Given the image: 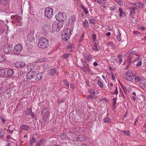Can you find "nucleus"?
<instances>
[{
    "label": "nucleus",
    "mask_w": 146,
    "mask_h": 146,
    "mask_svg": "<svg viewBox=\"0 0 146 146\" xmlns=\"http://www.w3.org/2000/svg\"><path fill=\"white\" fill-rule=\"evenodd\" d=\"M38 46L42 48H45L49 46L48 41L46 39L41 37L39 38Z\"/></svg>",
    "instance_id": "f257e3e1"
},
{
    "label": "nucleus",
    "mask_w": 146,
    "mask_h": 146,
    "mask_svg": "<svg viewBox=\"0 0 146 146\" xmlns=\"http://www.w3.org/2000/svg\"><path fill=\"white\" fill-rule=\"evenodd\" d=\"M135 74L133 72L128 70L124 75V78L128 81L132 82L133 77L135 76Z\"/></svg>",
    "instance_id": "f03ea898"
},
{
    "label": "nucleus",
    "mask_w": 146,
    "mask_h": 146,
    "mask_svg": "<svg viewBox=\"0 0 146 146\" xmlns=\"http://www.w3.org/2000/svg\"><path fill=\"white\" fill-rule=\"evenodd\" d=\"M63 22L59 21L55 22L52 25V29L54 31H59L61 28L63 26Z\"/></svg>",
    "instance_id": "7ed1b4c3"
},
{
    "label": "nucleus",
    "mask_w": 146,
    "mask_h": 146,
    "mask_svg": "<svg viewBox=\"0 0 146 146\" xmlns=\"http://www.w3.org/2000/svg\"><path fill=\"white\" fill-rule=\"evenodd\" d=\"M53 9L52 8L47 7L44 11V15L48 19L51 18L53 16Z\"/></svg>",
    "instance_id": "20e7f679"
},
{
    "label": "nucleus",
    "mask_w": 146,
    "mask_h": 146,
    "mask_svg": "<svg viewBox=\"0 0 146 146\" xmlns=\"http://www.w3.org/2000/svg\"><path fill=\"white\" fill-rule=\"evenodd\" d=\"M22 49L21 45L20 44H18L14 46L13 52L15 54L18 55L21 53Z\"/></svg>",
    "instance_id": "39448f33"
},
{
    "label": "nucleus",
    "mask_w": 146,
    "mask_h": 146,
    "mask_svg": "<svg viewBox=\"0 0 146 146\" xmlns=\"http://www.w3.org/2000/svg\"><path fill=\"white\" fill-rule=\"evenodd\" d=\"M66 14L65 13H62L60 12H59L58 14L56 15L55 16V18L57 20L59 21H62L63 22V20L65 18H64V17H65Z\"/></svg>",
    "instance_id": "423d86ee"
},
{
    "label": "nucleus",
    "mask_w": 146,
    "mask_h": 146,
    "mask_svg": "<svg viewBox=\"0 0 146 146\" xmlns=\"http://www.w3.org/2000/svg\"><path fill=\"white\" fill-rule=\"evenodd\" d=\"M35 75V72L34 71H30L28 72L26 75V78L27 79H33Z\"/></svg>",
    "instance_id": "0eeeda50"
},
{
    "label": "nucleus",
    "mask_w": 146,
    "mask_h": 146,
    "mask_svg": "<svg viewBox=\"0 0 146 146\" xmlns=\"http://www.w3.org/2000/svg\"><path fill=\"white\" fill-rule=\"evenodd\" d=\"M82 70L85 72H89L91 71V70L88 68V66L86 64L85 62H84L83 66L82 67Z\"/></svg>",
    "instance_id": "6e6552de"
},
{
    "label": "nucleus",
    "mask_w": 146,
    "mask_h": 146,
    "mask_svg": "<svg viewBox=\"0 0 146 146\" xmlns=\"http://www.w3.org/2000/svg\"><path fill=\"white\" fill-rule=\"evenodd\" d=\"M34 33L33 32H31L27 35V39L29 41L31 42L34 39Z\"/></svg>",
    "instance_id": "1a4fd4ad"
},
{
    "label": "nucleus",
    "mask_w": 146,
    "mask_h": 146,
    "mask_svg": "<svg viewBox=\"0 0 146 146\" xmlns=\"http://www.w3.org/2000/svg\"><path fill=\"white\" fill-rule=\"evenodd\" d=\"M25 65V63L22 62L18 61L15 64V67L18 68H20L24 67Z\"/></svg>",
    "instance_id": "9d476101"
},
{
    "label": "nucleus",
    "mask_w": 146,
    "mask_h": 146,
    "mask_svg": "<svg viewBox=\"0 0 146 146\" xmlns=\"http://www.w3.org/2000/svg\"><path fill=\"white\" fill-rule=\"evenodd\" d=\"M11 18L12 20H16L18 23H19L22 19L21 17L17 15L11 16Z\"/></svg>",
    "instance_id": "9b49d317"
},
{
    "label": "nucleus",
    "mask_w": 146,
    "mask_h": 146,
    "mask_svg": "<svg viewBox=\"0 0 146 146\" xmlns=\"http://www.w3.org/2000/svg\"><path fill=\"white\" fill-rule=\"evenodd\" d=\"M10 48V46L8 45L4 46L3 49V52L7 54L9 52L11 51L12 50Z\"/></svg>",
    "instance_id": "f8f14e48"
},
{
    "label": "nucleus",
    "mask_w": 146,
    "mask_h": 146,
    "mask_svg": "<svg viewBox=\"0 0 146 146\" xmlns=\"http://www.w3.org/2000/svg\"><path fill=\"white\" fill-rule=\"evenodd\" d=\"M20 128L21 130L27 131L29 129L30 127L28 125L23 124L20 126Z\"/></svg>",
    "instance_id": "ddd939ff"
},
{
    "label": "nucleus",
    "mask_w": 146,
    "mask_h": 146,
    "mask_svg": "<svg viewBox=\"0 0 146 146\" xmlns=\"http://www.w3.org/2000/svg\"><path fill=\"white\" fill-rule=\"evenodd\" d=\"M71 34H64L62 35V40L64 41H66L69 39L70 37Z\"/></svg>",
    "instance_id": "4468645a"
},
{
    "label": "nucleus",
    "mask_w": 146,
    "mask_h": 146,
    "mask_svg": "<svg viewBox=\"0 0 146 146\" xmlns=\"http://www.w3.org/2000/svg\"><path fill=\"white\" fill-rule=\"evenodd\" d=\"M56 69L54 68L50 69L48 72L50 76H53L56 73Z\"/></svg>",
    "instance_id": "2eb2a0df"
},
{
    "label": "nucleus",
    "mask_w": 146,
    "mask_h": 146,
    "mask_svg": "<svg viewBox=\"0 0 146 146\" xmlns=\"http://www.w3.org/2000/svg\"><path fill=\"white\" fill-rule=\"evenodd\" d=\"M43 77V75L42 74V73H40L38 74L37 75V77L35 79V80L36 81H37L38 80H40Z\"/></svg>",
    "instance_id": "dca6fc26"
},
{
    "label": "nucleus",
    "mask_w": 146,
    "mask_h": 146,
    "mask_svg": "<svg viewBox=\"0 0 146 146\" xmlns=\"http://www.w3.org/2000/svg\"><path fill=\"white\" fill-rule=\"evenodd\" d=\"M25 114L27 115H30L32 113V111L31 108H27V109L25 110Z\"/></svg>",
    "instance_id": "f3484780"
},
{
    "label": "nucleus",
    "mask_w": 146,
    "mask_h": 146,
    "mask_svg": "<svg viewBox=\"0 0 146 146\" xmlns=\"http://www.w3.org/2000/svg\"><path fill=\"white\" fill-rule=\"evenodd\" d=\"M77 139L80 141H84L85 140V137L82 135H80L78 136Z\"/></svg>",
    "instance_id": "a211bd4d"
},
{
    "label": "nucleus",
    "mask_w": 146,
    "mask_h": 146,
    "mask_svg": "<svg viewBox=\"0 0 146 146\" xmlns=\"http://www.w3.org/2000/svg\"><path fill=\"white\" fill-rule=\"evenodd\" d=\"M36 141V139L34 137H32L31 139H30V141L29 146H33V144Z\"/></svg>",
    "instance_id": "6ab92c4d"
},
{
    "label": "nucleus",
    "mask_w": 146,
    "mask_h": 146,
    "mask_svg": "<svg viewBox=\"0 0 146 146\" xmlns=\"http://www.w3.org/2000/svg\"><path fill=\"white\" fill-rule=\"evenodd\" d=\"M121 134L123 135H126L128 136L130 135L131 134L130 132L128 131H121Z\"/></svg>",
    "instance_id": "aec40b11"
},
{
    "label": "nucleus",
    "mask_w": 146,
    "mask_h": 146,
    "mask_svg": "<svg viewBox=\"0 0 146 146\" xmlns=\"http://www.w3.org/2000/svg\"><path fill=\"white\" fill-rule=\"evenodd\" d=\"M34 65L31 63H29L27 65V68L29 70H31L34 69Z\"/></svg>",
    "instance_id": "412c9836"
},
{
    "label": "nucleus",
    "mask_w": 146,
    "mask_h": 146,
    "mask_svg": "<svg viewBox=\"0 0 146 146\" xmlns=\"http://www.w3.org/2000/svg\"><path fill=\"white\" fill-rule=\"evenodd\" d=\"M71 56V54H64L62 55V57L63 59H66L69 58Z\"/></svg>",
    "instance_id": "4be33fe9"
},
{
    "label": "nucleus",
    "mask_w": 146,
    "mask_h": 146,
    "mask_svg": "<svg viewBox=\"0 0 146 146\" xmlns=\"http://www.w3.org/2000/svg\"><path fill=\"white\" fill-rule=\"evenodd\" d=\"M103 121L104 123H109L111 122V119L110 117H107L103 119Z\"/></svg>",
    "instance_id": "5701e85b"
},
{
    "label": "nucleus",
    "mask_w": 146,
    "mask_h": 146,
    "mask_svg": "<svg viewBox=\"0 0 146 146\" xmlns=\"http://www.w3.org/2000/svg\"><path fill=\"white\" fill-rule=\"evenodd\" d=\"M80 7L82 9L85 13L87 15L88 13V11L86 9V8L84 6V5L83 4L81 5H80Z\"/></svg>",
    "instance_id": "b1692460"
},
{
    "label": "nucleus",
    "mask_w": 146,
    "mask_h": 146,
    "mask_svg": "<svg viewBox=\"0 0 146 146\" xmlns=\"http://www.w3.org/2000/svg\"><path fill=\"white\" fill-rule=\"evenodd\" d=\"M98 43H97V44L93 46L92 48V49L94 50L95 51H98L99 50V49H100V48L99 47H98Z\"/></svg>",
    "instance_id": "393cba45"
},
{
    "label": "nucleus",
    "mask_w": 146,
    "mask_h": 146,
    "mask_svg": "<svg viewBox=\"0 0 146 146\" xmlns=\"http://www.w3.org/2000/svg\"><path fill=\"white\" fill-rule=\"evenodd\" d=\"M43 142L42 139H41L40 141L37 142L35 145V146H42V145Z\"/></svg>",
    "instance_id": "a878e982"
},
{
    "label": "nucleus",
    "mask_w": 146,
    "mask_h": 146,
    "mask_svg": "<svg viewBox=\"0 0 146 146\" xmlns=\"http://www.w3.org/2000/svg\"><path fill=\"white\" fill-rule=\"evenodd\" d=\"M111 93L112 95L114 94H115L116 95H117L118 94V92L117 86L116 87H115V91L114 92H111Z\"/></svg>",
    "instance_id": "bb28decb"
},
{
    "label": "nucleus",
    "mask_w": 146,
    "mask_h": 146,
    "mask_svg": "<svg viewBox=\"0 0 146 146\" xmlns=\"http://www.w3.org/2000/svg\"><path fill=\"white\" fill-rule=\"evenodd\" d=\"M9 0H0V3L3 5H5L8 3Z\"/></svg>",
    "instance_id": "cd10ccee"
},
{
    "label": "nucleus",
    "mask_w": 146,
    "mask_h": 146,
    "mask_svg": "<svg viewBox=\"0 0 146 146\" xmlns=\"http://www.w3.org/2000/svg\"><path fill=\"white\" fill-rule=\"evenodd\" d=\"M60 137L63 140L67 139H68V138L66 137V134L64 133L61 134Z\"/></svg>",
    "instance_id": "c85d7f7f"
},
{
    "label": "nucleus",
    "mask_w": 146,
    "mask_h": 146,
    "mask_svg": "<svg viewBox=\"0 0 146 146\" xmlns=\"http://www.w3.org/2000/svg\"><path fill=\"white\" fill-rule=\"evenodd\" d=\"M117 3L121 6H122L123 5V3L121 0H114Z\"/></svg>",
    "instance_id": "c756f323"
},
{
    "label": "nucleus",
    "mask_w": 146,
    "mask_h": 146,
    "mask_svg": "<svg viewBox=\"0 0 146 146\" xmlns=\"http://www.w3.org/2000/svg\"><path fill=\"white\" fill-rule=\"evenodd\" d=\"M5 132V131L3 130H0V137L2 139H3L4 137Z\"/></svg>",
    "instance_id": "7c9ffc66"
},
{
    "label": "nucleus",
    "mask_w": 146,
    "mask_h": 146,
    "mask_svg": "<svg viewBox=\"0 0 146 146\" xmlns=\"http://www.w3.org/2000/svg\"><path fill=\"white\" fill-rule=\"evenodd\" d=\"M134 79L135 81L137 82L141 81L142 80V78H141L137 76L135 77Z\"/></svg>",
    "instance_id": "2f4dec72"
},
{
    "label": "nucleus",
    "mask_w": 146,
    "mask_h": 146,
    "mask_svg": "<svg viewBox=\"0 0 146 146\" xmlns=\"http://www.w3.org/2000/svg\"><path fill=\"white\" fill-rule=\"evenodd\" d=\"M71 30L70 29H65L64 34H71Z\"/></svg>",
    "instance_id": "473e14b6"
},
{
    "label": "nucleus",
    "mask_w": 146,
    "mask_h": 146,
    "mask_svg": "<svg viewBox=\"0 0 146 146\" xmlns=\"http://www.w3.org/2000/svg\"><path fill=\"white\" fill-rule=\"evenodd\" d=\"M7 73L9 75L12 76L13 74V71L12 69H9L8 70Z\"/></svg>",
    "instance_id": "72a5a7b5"
},
{
    "label": "nucleus",
    "mask_w": 146,
    "mask_h": 146,
    "mask_svg": "<svg viewBox=\"0 0 146 146\" xmlns=\"http://www.w3.org/2000/svg\"><path fill=\"white\" fill-rule=\"evenodd\" d=\"M5 70L3 69H0V75L2 76H4L5 75Z\"/></svg>",
    "instance_id": "f704fd0d"
},
{
    "label": "nucleus",
    "mask_w": 146,
    "mask_h": 146,
    "mask_svg": "<svg viewBox=\"0 0 146 146\" xmlns=\"http://www.w3.org/2000/svg\"><path fill=\"white\" fill-rule=\"evenodd\" d=\"M47 111V109L44 108L41 111V114L43 115H46Z\"/></svg>",
    "instance_id": "c9c22d12"
},
{
    "label": "nucleus",
    "mask_w": 146,
    "mask_h": 146,
    "mask_svg": "<svg viewBox=\"0 0 146 146\" xmlns=\"http://www.w3.org/2000/svg\"><path fill=\"white\" fill-rule=\"evenodd\" d=\"M98 84V85L101 88H103L104 86V85L102 81L100 80H98L97 82Z\"/></svg>",
    "instance_id": "e433bc0d"
},
{
    "label": "nucleus",
    "mask_w": 146,
    "mask_h": 146,
    "mask_svg": "<svg viewBox=\"0 0 146 146\" xmlns=\"http://www.w3.org/2000/svg\"><path fill=\"white\" fill-rule=\"evenodd\" d=\"M120 35L121 34L119 31L117 33L116 38L119 41H120L121 40Z\"/></svg>",
    "instance_id": "4c0bfd02"
},
{
    "label": "nucleus",
    "mask_w": 146,
    "mask_h": 146,
    "mask_svg": "<svg viewBox=\"0 0 146 146\" xmlns=\"http://www.w3.org/2000/svg\"><path fill=\"white\" fill-rule=\"evenodd\" d=\"M88 21L87 20H85L83 24L85 28H87L88 27Z\"/></svg>",
    "instance_id": "58836bf2"
},
{
    "label": "nucleus",
    "mask_w": 146,
    "mask_h": 146,
    "mask_svg": "<svg viewBox=\"0 0 146 146\" xmlns=\"http://www.w3.org/2000/svg\"><path fill=\"white\" fill-rule=\"evenodd\" d=\"M119 11L120 12V15H119V17H121L123 15V13H124L122 11V9L121 8H119Z\"/></svg>",
    "instance_id": "ea45409f"
},
{
    "label": "nucleus",
    "mask_w": 146,
    "mask_h": 146,
    "mask_svg": "<svg viewBox=\"0 0 146 146\" xmlns=\"http://www.w3.org/2000/svg\"><path fill=\"white\" fill-rule=\"evenodd\" d=\"M86 59L89 61H92L93 60V58L91 55H89L87 57Z\"/></svg>",
    "instance_id": "a19ab883"
},
{
    "label": "nucleus",
    "mask_w": 146,
    "mask_h": 146,
    "mask_svg": "<svg viewBox=\"0 0 146 146\" xmlns=\"http://www.w3.org/2000/svg\"><path fill=\"white\" fill-rule=\"evenodd\" d=\"M106 45L108 46H111L113 47L114 46V44L112 42H109L106 43Z\"/></svg>",
    "instance_id": "79ce46f5"
},
{
    "label": "nucleus",
    "mask_w": 146,
    "mask_h": 146,
    "mask_svg": "<svg viewBox=\"0 0 146 146\" xmlns=\"http://www.w3.org/2000/svg\"><path fill=\"white\" fill-rule=\"evenodd\" d=\"M64 84L67 87H69V83L66 80H64L63 81Z\"/></svg>",
    "instance_id": "37998d69"
},
{
    "label": "nucleus",
    "mask_w": 146,
    "mask_h": 146,
    "mask_svg": "<svg viewBox=\"0 0 146 146\" xmlns=\"http://www.w3.org/2000/svg\"><path fill=\"white\" fill-rule=\"evenodd\" d=\"M132 51H129L128 52H127V53H126L125 55V57H129L131 54L132 53Z\"/></svg>",
    "instance_id": "c03bdc74"
},
{
    "label": "nucleus",
    "mask_w": 146,
    "mask_h": 146,
    "mask_svg": "<svg viewBox=\"0 0 146 146\" xmlns=\"http://www.w3.org/2000/svg\"><path fill=\"white\" fill-rule=\"evenodd\" d=\"M5 60V58L4 56L0 55V62H1L4 61Z\"/></svg>",
    "instance_id": "a18cd8bd"
},
{
    "label": "nucleus",
    "mask_w": 146,
    "mask_h": 146,
    "mask_svg": "<svg viewBox=\"0 0 146 146\" xmlns=\"http://www.w3.org/2000/svg\"><path fill=\"white\" fill-rule=\"evenodd\" d=\"M118 57L119 58V64H121V62L123 61V60H122V57L120 55H119L118 56Z\"/></svg>",
    "instance_id": "49530a36"
},
{
    "label": "nucleus",
    "mask_w": 146,
    "mask_h": 146,
    "mask_svg": "<svg viewBox=\"0 0 146 146\" xmlns=\"http://www.w3.org/2000/svg\"><path fill=\"white\" fill-rule=\"evenodd\" d=\"M142 64V61L141 60H139L136 64V66L138 67L141 66Z\"/></svg>",
    "instance_id": "de8ad7c7"
},
{
    "label": "nucleus",
    "mask_w": 146,
    "mask_h": 146,
    "mask_svg": "<svg viewBox=\"0 0 146 146\" xmlns=\"http://www.w3.org/2000/svg\"><path fill=\"white\" fill-rule=\"evenodd\" d=\"M1 119L2 121L3 124L4 125L5 121V119L3 116L1 117Z\"/></svg>",
    "instance_id": "09e8293b"
},
{
    "label": "nucleus",
    "mask_w": 146,
    "mask_h": 146,
    "mask_svg": "<svg viewBox=\"0 0 146 146\" xmlns=\"http://www.w3.org/2000/svg\"><path fill=\"white\" fill-rule=\"evenodd\" d=\"M141 86L144 90H146V83H142L141 84Z\"/></svg>",
    "instance_id": "8fccbe9b"
},
{
    "label": "nucleus",
    "mask_w": 146,
    "mask_h": 146,
    "mask_svg": "<svg viewBox=\"0 0 146 146\" xmlns=\"http://www.w3.org/2000/svg\"><path fill=\"white\" fill-rule=\"evenodd\" d=\"M73 45L72 44H69L67 46V48L68 49H71Z\"/></svg>",
    "instance_id": "3c124183"
},
{
    "label": "nucleus",
    "mask_w": 146,
    "mask_h": 146,
    "mask_svg": "<svg viewBox=\"0 0 146 146\" xmlns=\"http://www.w3.org/2000/svg\"><path fill=\"white\" fill-rule=\"evenodd\" d=\"M30 115L31 116L32 118H33L35 119H37V118L36 115H35V114H34L33 113V112H32V113H31Z\"/></svg>",
    "instance_id": "603ef678"
},
{
    "label": "nucleus",
    "mask_w": 146,
    "mask_h": 146,
    "mask_svg": "<svg viewBox=\"0 0 146 146\" xmlns=\"http://www.w3.org/2000/svg\"><path fill=\"white\" fill-rule=\"evenodd\" d=\"M88 97L90 98L94 99H95L97 98V97L95 95H90Z\"/></svg>",
    "instance_id": "864d4df0"
},
{
    "label": "nucleus",
    "mask_w": 146,
    "mask_h": 146,
    "mask_svg": "<svg viewBox=\"0 0 146 146\" xmlns=\"http://www.w3.org/2000/svg\"><path fill=\"white\" fill-rule=\"evenodd\" d=\"M95 20L93 19H91L90 20V23L91 24H94L95 23Z\"/></svg>",
    "instance_id": "5fc2aeb1"
},
{
    "label": "nucleus",
    "mask_w": 146,
    "mask_h": 146,
    "mask_svg": "<svg viewBox=\"0 0 146 146\" xmlns=\"http://www.w3.org/2000/svg\"><path fill=\"white\" fill-rule=\"evenodd\" d=\"M71 20V21H72L73 22L75 21L76 20V18L74 16H72L70 18Z\"/></svg>",
    "instance_id": "6e6d98bb"
},
{
    "label": "nucleus",
    "mask_w": 146,
    "mask_h": 146,
    "mask_svg": "<svg viewBox=\"0 0 146 146\" xmlns=\"http://www.w3.org/2000/svg\"><path fill=\"white\" fill-rule=\"evenodd\" d=\"M89 92L90 94V95H94L96 94V92L94 91H93L91 90Z\"/></svg>",
    "instance_id": "4d7b16f0"
},
{
    "label": "nucleus",
    "mask_w": 146,
    "mask_h": 146,
    "mask_svg": "<svg viewBox=\"0 0 146 146\" xmlns=\"http://www.w3.org/2000/svg\"><path fill=\"white\" fill-rule=\"evenodd\" d=\"M139 8H142L144 6L143 4L141 2L139 3Z\"/></svg>",
    "instance_id": "13d9d810"
},
{
    "label": "nucleus",
    "mask_w": 146,
    "mask_h": 146,
    "mask_svg": "<svg viewBox=\"0 0 146 146\" xmlns=\"http://www.w3.org/2000/svg\"><path fill=\"white\" fill-rule=\"evenodd\" d=\"M96 35L95 34L92 37V38L94 41H96Z\"/></svg>",
    "instance_id": "bf43d9fd"
},
{
    "label": "nucleus",
    "mask_w": 146,
    "mask_h": 146,
    "mask_svg": "<svg viewBox=\"0 0 146 146\" xmlns=\"http://www.w3.org/2000/svg\"><path fill=\"white\" fill-rule=\"evenodd\" d=\"M122 87L124 93H126L127 92V90L126 88L124 86H122Z\"/></svg>",
    "instance_id": "052dcab7"
},
{
    "label": "nucleus",
    "mask_w": 146,
    "mask_h": 146,
    "mask_svg": "<svg viewBox=\"0 0 146 146\" xmlns=\"http://www.w3.org/2000/svg\"><path fill=\"white\" fill-rule=\"evenodd\" d=\"M136 7H130V9L131 10H133V11H134L135 10H136Z\"/></svg>",
    "instance_id": "680f3d73"
},
{
    "label": "nucleus",
    "mask_w": 146,
    "mask_h": 146,
    "mask_svg": "<svg viewBox=\"0 0 146 146\" xmlns=\"http://www.w3.org/2000/svg\"><path fill=\"white\" fill-rule=\"evenodd\" d=\"M113 105L115 106V104L116 102V100H115V98H114L113 99Z\"/></svg>",
    "instance_id": "e2e57ef3"
},
{
    "label": "nucleus",
    "mask_w": 146,
    "mask_h": 146,
    "mask_svg": "<svg viewBox=\"0 0 146 146\" xmlns=\"http://www.w3.org/2000/svg\"><path fill=\"white\" fill-rule=\"evenodd\" d=\"M139 2H136V4L135 5V7H136V10H137L138 8H139Z\"/></svg>",
    "instance_id": "0e129e2a"
},
{
    "label": "nucleus",
    "mask_w": 146,
    "mask_h": 146,
    "mask_svg": "<svg viewBox=\"0 0 146 146\" xmlns=\"http://www.w3.org/2000/svg\"><path fill=\"white\" fill-rule=\"evenodd\" d=\"M8 130L9 131V133L10 134L12 133L13 131V129H9Z\"/></svg>",
    "instance_id": "69168bd1"
},
{
    "label": "nucleus",
    "mask_w": 146,
    "mask_h": 146,
    "mask_svg": "<svg viewBox=\"0 0 146 146\" xmlns=\"http://www.w3.org/2000/svg\"><path fill=\"white\" fill-rule=\"evenodd\" d=\"M10 129H13V130L15 129V128L14 127V126L13 125H10L9 126V128Z\"/></svg>",
    "instance_id": "338daca9"
},
{
    "label": "nucleus",
    "mask_w": 146,
    "mask_h": 146,
    "mask_svg": "<svg viewBox=\"0 0 146 146\" xmlns=\"http://www.w3.org/2000/svg\"><path fill=\"white\" fill-rule=\"evenodd\" d=\"M70 87L72 89H74L75 87V85L73 84H70Z\"/></svg>",
    "instance_id": "774afa93"
}]
</instances>
